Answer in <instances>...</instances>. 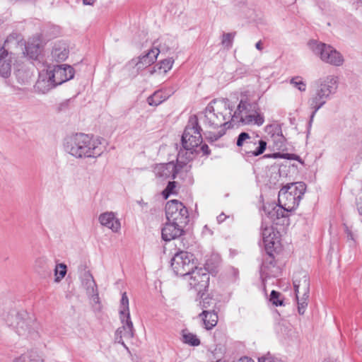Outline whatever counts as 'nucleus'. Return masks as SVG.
Masks as SVG:
<instances>
[{
	"label": "nucleus",
	"mask_w": 362,
	"mask_h": 362,
	"mask_svg": "<svg viewBox=\"0 0 362 362\" xmlns=\"http://www.w3.org/2000/svg\"><path fill=\"white\" fill-rule=\"evenodd\" d=\"M66 153L76 158H97L102 155L104 147L99 139L83 133L66 136L64 142Z\"/></svg>",
	"instance_id": "f257e3e1"
},
{
	"label": "nucleus",
	"mask_w": 362,
	"mask_h": 362,
	"mask_svg": "<svg viewBox=\"0 0 362 362\" xmlns=\"http://www.w3.org/2000/svg\"><path fill=\"white\" fill-rule=\"evenodd\" d=\"M230 117V112L228 111L226 105L214 107L210 103L206 106L204 112V121L205 125L211 129H219L217 133L208 132L206 133L207 139L214 141L218 140L226 133L225 127L228 124L226 120Z\"/></svg>",
	"instance_id": "f03ea898"
},
{
	"label": "nucleus",
	"mask_w": 362,
	"mask_h": 362,
	"mask_svg": "<svg viewBox=\"0 0 362 362\" xmlns=\"http://www.w3.org/2000/svg\"><path fill=\"white\" fill-rule=\"evenodd\" d=\"M338 78L333 75L327 76L319 80V86L308 100V104L313 110L310 122L316 112L326 103L330 95L334 94L338 88Z\"/></svg>",
	"instance_id": "7ed1b4c3"
},
{
	"label": "nucleus",
	"mask_w": 362,
	"mask_h": 362,
	"mask_svg": "<svg viewBox=\"0 0 362 362\" xmlns=\"http://www.w3.org/2000/svg\"><path fill=\"white\" fill-rule=\"evenodd\" d=\"M201 130L197 117L196 115L191 116L182 136V144L184 148L182 151L186 161L192 159L195 148L202 141Z\"/></svg>",
	"instance_id": "20e7f679"
},
{
	"label": "nucleus",
	"mask_w": 362,
	"mask_h": 362,
	"mask_svg": "<svg viewBox=\"0 0 362 362\" xmlns=\"http://www.w3.org/2000/svg\"><path fill=\"white\" fill-rule=\"evenodd\" d=\"M6 322L21 337L28 338L37 335L35 319L26 311H13L8 315Z\"/></svg>",
	"instance_id": "39448f33"
},
{
	"label": "nucleus",
	"mask_w": 362,
	"mask_h": 362,
	"mask_svg": "<svg viewBox=\"0 0 362 362\" xmlns=\"http://www.w3.org/2000/svg\"><path fill=\"white\" fill-rule=\"evenodd\" d=\"M306 190V185L303 182L287 184L279 192L278 202L287 211L296 209Z\"/></svg>",
	"instance_id": "423d86ee"
},
{
	"label": "nucleus",
	"mask_w": 362,
	"mask_h": 362,
	"mask_svg": "<svg viewBox=\"0 0 362 362\" xmlns=\"http://www.w3.org/2000/svg\"><path fill=\"white\" fill-rule=\"evenodd\" d=\"M308 45L313 54L323 62L335 66L343 64V56L331 45L315 40L310 41Z\"/></svg>",
	"instance_id": "0eeeda50"
},
{
	"label": "nucleus",
	"mask_w": 362,
	"mask_h": 362,
	"mask_svg": "<svg viewBox=\"0 0 362 362\" xmlns=\"http://www.w3.org/2000/svg\"><path fill=\"white\" fill-rule=\"evenodd\" d=\"M248 106L251 107L250 105L241 100L238 106L237 110L232 116L231 122L235 123L240 122L243 124L262 125L264 122L263 115L256 110H248Z\"/></svg>",
	"instance_id": "6e6552de"
},
{
	"label": "nucleus",
	"mask_w": 362,
	"mask_h": 362,
	"mask_svg": "<svg viewBox=\"0 0 362 362\" xmlns=\"http://www.w3.org/2000/svg\"><path fill=\"white\" fill-rule=\"evenodd\" d=\"M171 267L177 275H188L196 267L194 255L185 251L177 252L171 259Z\"/></svg>",
	"instance_id": "1a4fd4ad"
},
{
	"label": "nucleus",
	"mask_w": 362,
	"mask_h": 362,
	"mask_svg": "<svg viewBox=\"0 0 362 362\" xmlns=\"http://www.w3.org/2000/svg\"><path fill=\"white\" fill-rule=\"evenodd\" d=\"M18 37L17 34L9 35L4 42V46L0 47V76L3 78H6L11 75L13 57L7 49L10 48V43L14 45L18 43Z\"/></svg>",
	"instance_id": "9d476101"
},
{
	"label": "nucleus",
	"mask_w": 362,
	"mask_h": 362,
	"mask_svg": "<svg viewBox=\"0 0 362 362\" xmlns=\"http://www.w3.org/2000/svg\"><path fill=\"white\" fill-rule=\"evenodd\" d=\"M165 215L168 221L185 226L189 221V214L184 204L176 199L170 200L165 205Z\"/></svg>",
	"instance_id": "9b49d317"
},
{
	"label": "nucleus",
	"mask_w": 362,
	"mask_h": 362,
	"mask_svg": "<svg viewBox=\"0 0 362 362\" xmlns=\"http://www.w3.org/2000/svg\"><path fill=\"white\" fill-rule=\"evenodd\" d=\"M186 162L187 161L184 159L183 151H180L177 155V163L176 165L173 163L160 164L155 168V174L158 177H172L175 179L176 174L179 172L180 168L186 165Z\"/></svg>",
	"instance_id": "f8f14e48"
},
{
	"label": "nucleus",
	"mask_w": 362,
	"mask_h": 362,
	"mask_svg": "<svg viewBox=\"0 0 362 362\" xmlns=\"http://www.w3.org/2000/svg\"><path fill=\"white\" fill-rule=\"evenodd\" d=\"M188 275L189 277V285L199 294L206 291L209 284V274L205 268H197V267Z\"/></svg>",
	"instance_id": "ddd939ff"
},
{
	"label": "nucleus",
	"mask_w": 362,
	"mask_h": 362,
	"mask_svg": "<svg viewBox=\"0 0 362 362\" xmlns=\"http://www.w3.org/2000/svg\"><path fill=\"white\" fill-rule=\"evenodd\" d=\"M261 235L264 245L268 254L271 255L272 249L279 243V234L274 228L265 223H262Z\"/></svg>",
	"instance_id": "4468645a"
},
{
	"label": "nucleus",
	"mask_w": 362,
	"mask_h": 362,
	"mask_svg": "<svg viewBox=\"0 0 362 362\" xmlns=\"http://www.w3.org/2000/svg\"><path fill=\"white\" fill-rule=\"evenodd\" d=\"M48 71H50L51 77L56 86L73 78L74 76V69L66 64L54 66L52 69L49 67Z\"/></svg>",
	"instance_id": "2eb2a0df"
},
{
	"label": "nucleus",
	"mask_w": 362,
	"mask_h": 362,
	"mask_svg": "<svg viewBox=\"0 0 362 362\" xmlns=\"http://www.w3.org/2000/svg\"><path fill=\"white\" fill-rule=\"evenodd\" d=\"M44 47L42 37L37 35L30 38L25 45V52L31 59L37 60L40 55Z\"/></svg>",
	"instance_id": "dca6fc26"
},
{
	"label": "nucleus",
	"mask_w": 362,
	"mask_h": 362,
	"mask_svg": "<svg viewBox=\"0 0 362 362\" xmlns=\"http://www.w3.org/2000/svg\"><path fill=\"white\" fill-rule=\"evenodd\" d=\"M293 286L296 296L298 298L300 295L306 296L310 291V281L307 274L300 272L295 274L293 276Z\"/></svg>",
	"instance_id": "f3484780"
},
{
	"label": "nucleus",
	"mask_w": 362,
	"mask_h": 362,
	"mask_svg": "<svg viewBox=\"0 0 362 362\" xmlns=\"http://www.w3.org/2000/svg\"><path fill=\"white\" fill-rule=\"evenodd\" d=\"M55 87L56 85L51 77L50 71L48 69L41 71L35 85L36 91L45 94Z\"/></svg>",
	"instance_id": "a211bd4d"
},
{
	"label": "nucleus",
	"mask_w": 362,
	"mask_h": 362,
	"mask_svg": "<svg viewBox=\"0 0 362 362\" xmlns=\"http://www.w3.org/2000/svg\"><path fill=\"white\" fill-rule=\"evenodd\" d=\"M82 285L86 291L87 295L91 298L95 303H99V295L97 285L93 275L89 271L85 272L82 278Z\"/></svg>",
	"instance_id": "6ab92c4d"
},
{
	"label": "nucleus",
	"mask_w": 362,
	"mask_h": 362,
	"mask_svg": "<svg viewBox=\"0 0 362 362\" xmlns=\"http://www.w3.org/2000/svg\"><path fill=\"white\" fill-rule=\"evenodd\" d=\"M122 326L119 327L116 331V339L118 340L119 343H121L125 346L122 338L132 339L134 337V327L133 323L131 321L130 317H120Z\"/></svg>",
	"instance_id": "aec40b11"
},
{
	"label": "nucleus",
	"mask_w": 362,
	"mask_h": 362,
	"mask_svg": "<svg viewBox=\"0 0 362 362\" xmlns=\"http://www.w3.org/2000/svg\"><path fill=\"white\" fill-rule=\"evenodd\" d=\"M185 226L168 221L162 229V238L165 241H170L180 237L183 233Z\"/></svg>",
	"instance_id": "412c9836"
},
{
	"label": "nucleus",
	"mask_w": 362,
	"mask_h": 362,
	"mask_svg": "<svg viewBox=\"0 0 362 362\" xmlns=\"http://www.w3.org/2000/svg\"><path fill=\"white\" fill-rule=\"evenodd\" d=\"M100 223L112 230L114 233H117L120 230L121 224L115 214L112 211H107L101 214L98 217Z\"/></svg>",
	"instance_id": "4be33fe9"
},
{
	"label": "nucleus",
	"mask_w": 362,
	"mask_h": 362,
	"mask_svg": "<svg viewBox=\"0 0 362 362\" xmlns=\"http://www.w3.org/2000/svg\"><path fill=\"white\" fill-rule=\"evenodd\" d=\"M159 52L160 50L158 48L153 47L145 55L140 57L135 64L137 70H142L153 64L156 60Z\"/></svg>",
	"instance_id": "5701e85b"
},
{
	"label": "nucleus",
	"mask_w": 362,
	"mask_h": 362,
	"mask_svg": "<svg viewBox=\"0 0 362 362\" xmlns=\"http://www.w3.org/2000/svg\"><path fill=\"white\" fill-rule=\"evenodd\" d=\"M259 140V136L251 137L247 132H241L237 139L236 144L239 147H242V151L251 150L249 146H256Z\"/></svg>",
	"instance_id": "b1692460"
},
{
	"label": "nucleus",
	"mask_w": 362,
	"mask_h": 362,
	"mask_svg": "<svg viewBox=\"0 0 362 362\" xmlns=\"http://www.w3.org/2000/svg\"><path fill=\"white\" fill-rule=\"evenodd\" d=\"M52 57L56 62H63L66 60L69 55V49L67 45L59 42L55 43L52 50Z\"/></svg>",
	"instance_id": "393cba45"
},
{
	"label": "nucleus",
	"mask_w": 362,
	"mask_h": 362,
	"mask_svg": "<svg viewBox=\"0 0 362 362\" xmlns=\"http://www.w3.org/2000/svg\"><path fill=\"white\" fill-rule=\"evenodd\" d=\"M264 211L268 216V217L272 219V221H274L276 219L285 217L286 212H288L286 209L283 208V206H280L279 204V205L276 206H264Z\"/></svg>",
	"instance_id": "a878e982"
},
{
	"label": "nucleus",
	"mask_w": 362,
	"mask_h": 362,
	"mask_svg": "<svg viewBox=\"0 0 362 362\" xmlns=\"http://www.w3.org/2000/svg\"><path fill=\"white\" fill-rule=\"evenodd\" d=\"M34 269L40 275L50 273L51 267L49 264V259L45 256L36 258L34 262Z\"/></svg>",
	"instance_id": "bb28decb"
},
{
	"label": "nucleus",
	"mask_w": 362,
	"mask_h": 362,
	"mask_svg": "<svg viewBox=\"0 0 362 362\" xmlns=\"http://www.w3.org/2000/svg\"><path fill=\"white\" fill-rule=\"evenodd\" d=\"M206 329H211L215 327L218 322V316L214 312L204 310L200 314Z\"/></svg>",
	"instance_id": "cd10ccee"
},
{
	"label": "nucleus",
	"mask_w": 362,
	"mask_h": 362,
	"mask_svg": "<svg viewBox=\"0 0 362 362\" xmlns=\"http://www.w3.org/2000/svg\"><path fill=\"white\" fill-rule=\"evenodd\" d=\"M267 147V142L259 139L257 145L249 146L248 148H251V150H244L243 152L249 156H257L263 153Z\"/></svg>",
	"instance_id": "c85d7f7f"
},
{
	"label": "nucleus",
	"mask_w": 362,
	"mask_h": 362,
	"mask_svg": "<svg viewBox=\"0 0 362 362\" xmlns=\"http://www.w3.org/2000/svg\"><path fill=\"white\" fill-rule=\"evenodd\" d=\"M182 341L189 346H197L200 344V340L197 336L187 329L182 331Z\"/></svg>",
	"instance_id": "c756f323"
},
{
	"label": "nucleus",
	"mask_w": 362,
	"mask_h": 362,
	"mask_svg": "<svg viewBox=\"0 0 362 362\" xmlns=\"http://www.w3.org/2000/svg\"><path fill=\"white\" fill-rule=\"evenodd\" d=\"M120 317H126L127 318L130 317L129 309V299L127 296V293L124 292L122 293L121 302H120V309H119Z\"/></svg>",
	"instance_id": "7c9ffc66"
},
{
	"label": "nucleus",
	"mask_w": 362,
	"mask_h": 362,
	"mask_svg": "<svg viewBox=\"0 0 362 362\" xmlns=\"http://www.w3.org/2000/svg\"><path fill=\"white\" fill-rule=\"evenodd\" d=\"M166 98V96L163 95V92L161 90H158L156 91L153 95H150L148 98L147 101L148 105L151 106H157L165 100Z\"/></svg>",
	"instance_id": "2f4dec72"
},
{
	"label": "nucleus",
	"mask_w": 362,
	"mask_h": 362,
	"mask_svg": "<svg viewBox=\"0 0 362 362\" xmlns=\"http://www.w3.org/2000/svg\"><path fill=\"white\" fill-rule=\"evenodd\" d=\"M67 272V267L64 263L57 264L54 269V281L60 282L65 276Z\"/></svg>",
	"instance_id": "473e14b6"
},
{
	"label": "nucleus",
	"mask_w": 362,
	"mask_h": 362,
	"mask_svg": "<svg viewBox=\"0 0 362 362\" xmlns=\"http://www.w3.org/2000/svg\"><path fill=\"white\" fill-rule=\"evenodd\" d=\"M309 294L306 296L300 295L298 298L296 296L298 303V311L300 315H303L308 305L307 300Z\"/></svg>",
	"instance_id": "72a5a7b5"
},
{
	"label": "nucleus",
	"mask_w": 362,
	"mask_h": 362,
	"mask_svg": "<svg viewBox=\"0 0 362 362\" xmlns=\"http://www.w3.org/2000/svg\"><path fill=\"white\" fill-rule=\"evenodd\" d=\"M290 83L295 88H296L301 92H304L306 90V83L303 81L302 78L300 76H296L292 78L290 81Z\"/></svg>",
	"instance_id": "f704fd0d"
},
{
	"label": "nucleus",
	"mask_w": 362,
	"mask_h": 362,
	"mask_svg": "<svg viewBox=\"0 0 362 362\" xmlns=\"http://www.w3.org/2000/svg\"><path fill=\"white\" fill-rule=\"evenodd\" d=\"M281 293L276 291H272L270 294V300L276 306L282 305L283 300L280 299Z\"/></svg>",
	"instance_id": "c9c22d12"
},
{
	"label": "nucleus",
	"mask_w": 362,
	"mask_h": 362,
	"mask_svg": "<svg viewBox=\"0 0 362 362\" xmlns=\"http://www.w3.org/2000/svg\"><path fill=\"white\" fill-rule=\"evenodd\" d=\"M234 35L232 33H225L223 35L222 45L227 49H229L232 46Z\"/></svg>",
	"instance_id": "e433bc0d"
},
{
	"label": "nucleus",
	"mask_w": 362,
	"mask_h": 362,
	"mask_svg": "<svg viewBox=\"0 0 362 362\" xmlns=\"http://www.w3.org/2000/svg\"><path fill=\"white\" fill-rule=\"evenodd\" d=\"M173 61L171 59H166L160 62V66L159 67L160 70H163L164 73H166L169 71L173 66Z\"/></svg>",
	"instance_id": "4c0bfd02"
},
{
	"label": "nucleus",
	"mask_w": 362,
	"mask_h": 362,
	"mask_svg": "<svg viewBox=\"0 0 362 362\" xmlns=\"http://www.w3.org/2000/svg\"><path fill=\"white\" fill-rule=\"evenodd\" d=\"M176 185L175 182H169L165 189L163 191V194L165 199L168 197L170 194L174 192V189L175 188Z\"/></svg>",
	"instance_id": "58836bf2"
},
{
	"label": "nucleus",
	"mask_w": 362,
	"mask_h": 362,
	"mask_svg": "<svg viewBox=\"0 0 362 362\" xmlns=\"http://www.w3.org/2000/svg\"><path fill=\"white\" fill-rule=\"evenodd\" d=\"M26 361H27V359H26L25 356H24V355H21L20 356L16 357L13 360V362H26Z\"/></svg>",
	"instance_id": "ea45409f"
},
{
	"label": "nucleus",
	"mask_w": 362,
	"mask_h": 362,
	"mask_svg": "<svg viewBox=\"0 0 362 362\" xmlns=\"http://www.w3.org/2000/svg\"><path fill=\"white\" fill-rule=\"evenodd\" d=\"M201 150L205 155H209L210 153L209 148L206 144L202 145L201 147Z\"/></svg>",
	"instance_id": "a19ab883"
},
{
	"label": "nucleus",
	"mask_w": 362,
	"mask_h": 362,
	"mask_svg": "<svg viewBox=\"0 0 362 362\" xmlns=\"http://www.w3.org/2000/svg\"><path fill=\"white\" fill-rule=\"evenodd\" d=\"M226 216L223 214V213H221L220 215H218L217 216V221L218 223H222L223 221H225V219L226 218Z\"/></svg>",
	"instance_id": "79ce46f5"
},
{
	"label": "nucleus",
	"mask_w": 362,
	"mask_h": 362,
	"mask_svg": "<svg viewBox=\"0 0 362 362\" xmlns=\"http://www.w3.org/2000/svg\"><path fill=\"white\" fill-rule=\"evenodd\" d=\"M200 303H201V305L202 308H208L207 304L209 303V299L206 298Z\"/></svg>",
	"instance_id": "37998d69"
},
{
	"label": "nucleus",
	"mask_w": 362,
	"mask_h": 362,
	"mask_svg": "<svg viewBox=\"0 0 362 362\" xmlns=\"http://www.w3.org/2000/svg\"><path fill=\"white\" fill-rule=\"evenodd\" d=\"M95 0H83V4L84 5H90L93 6L95 3Z\"/></svg>",
	"instance_id": "c03bdc74"
},
{
	"label": "nucleus",
	"mask_w": 362,
	"mask_h": 362,
	"mask_svg": "<svg viewBox=\"0 0 362 362\" xmlns=\"http://www.w3.org/2000/svg\"><path fill=\"white\" fill-rule=\"evenodd\" d=\"M255 47L259 50V51H262L263 49V46H262V41H259L256 43L255 45Z\"/></svg>",
	"instance_id": "a18cd8bd"
},
{
	"label": "nucleus",
	"mask_w": 362,
	"mask_h": 362,
	"mask_svg": "<svg viewBox=\"0 0 362 362\" xmlns=\"http://www.w3.org/2000/svg\"><path fill=\"white\" fill-rule=\"evenodd\" d=\"M358 210L359 214L362 215V198L361 199L359 203L358 204Z\"/></svg>",
	"instance_id": "49530a36"
},
{
	"label": "nucleus",
	"mask_w": 362,
	"mask_h": 362,
	"mask_svg": "<svg viewBox=\"0 0 362 362\" xmlns=\"http://www.w3.org/2000/svg\"><path fill=\"white\" fill-rule=\"evenodd\" d=\"M242 362H252V360L247 357H245L242 359Z\"/></svg>",
	"instance_id": "de8ad7c7"
},
{
	"label": "nucleus",
	"mask_w": 362,
	"mask_h": 362,
	"mask_svg": "<svg viewBox=\"0 0 362 362\" xmlns=\"http://www.w3.org/2000/svg\"><path fill=\"white\" fill-rule=\"evenodd\" d=\"M274 158H278V157L285 158V156H281L280 153H275V154H274Z\"/></svg>",
	"instance_id": "09e8293b"
}]
</instances>
